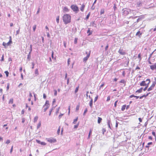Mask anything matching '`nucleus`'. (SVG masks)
<instances>
[{
    "label": "nucleus",
    "mask_w": 156,
    "mask_h": 156,
    "mask_svg": "<svg viewBox=\"0 0 156 156\" xmlns=\"http://www.w3.org/2000/svg\"><path fill=\"white\" fill-rule=\"evenodd\" d=\"M150 69L153 70H156V63L150 66Z\"/></svg>",
    "instance_id": "9d476101"
},
{
    "label": "nucleus",
    "mask_w": 156,
    "mask_h": 156,
    "mask_svg": "<svg viewBox=\"0 0 156 156\" xmlns=\"http://www.w3.org/2000/svg\"><path fill=\"white\" fill-rule=\"evenodd\" d=\"M36 28V25H34L33 27V30L34 31H35V30Z\"/></svg>",
    "instance_id": "79ce46f5"
},
{
    "label": "nucleus",
    "mask_w": 156,
    "mask_h": 156,
    "mask_svg": "<svg viewBox=\"0 0 156 156\" xmlns=\"http://www.w3.org/2000/svg\"><path fill=\"white\" fill-rule=\"evenodd\" d=\"M10 143V141L9 140H7V141L6 142V144H9Z\"/></svg>",
    "instance_id": "0e129e2a"
},
{
    "label": "nucleus",
    "mask_w": 156,
    "mask_h": 156,
    "mask_svg": "<svg viewBox=\"0 0 156 156\" xmlns=\"http://www.w3.org/2000/svg\"><path fill=\"white\" fill-rule=\"evenodd\" d=\"M35 74L36 75V76H37L38 75V69H35Z\"/></svg>",
    "instance_id": "393cba45"
},
{
    "label": "nucleus",
    "mask_w": 156,
    "mask_h": 156,
    "mask_svg": "<svg viewBox=\"0 0 156 156\" xmlns=\"http://www.w3.org/2000/svg\"><path fill=\"white\" fill-rule=\"evenodd\" d=\"M4 54H3V55H2V56L1 59L0 60L2 62V61H4Z\"/></svg>",
    "instance_id": "58836bf2"
},
{
    "label": "nucleus",
    "mask_w": 156,
    "mask_h": 156,
    "mask_svg": "<svg viewBox=\"0 0 156 156\" xmlns=\"http://www.w3.org/2000/svg\"><path fill=\"white\" fill-rule=\"evenodd\" d=\"M59 16H58L56 19V21L57 23H59Z\"/></svg>",
    "instance_id": "7c9ffc66"
},
{
    "label": "nucleus",
    "mask_w": 156,
    "mask_h": 156,
    "mask_svg": "<svg viewBox=\"0 0 156 156\" xmlns=\"http://www.w3.org/2000/svg\"><path fill=\"white\" fill-rule=\"evenodd\" d=\"M5 74L6 77H8L9 76V72L7 71H6L5 72Z\"/></svg>",
    "instance_id": "c85d7f7f"
},
{
    "label": "nucleus",
    "mask_w": 156,
    "mask_h": 156,
    "mask_svg": "<svg viewBox=\"0 0 156 156\" xmlns=\"http://www.w3.org/2000/svg\"><path fill=\"white\" fill-rule=\"evenodd\" d=\"M146 81H143L140 83V85L141 86H146L147 84H146L145 83Z\"/></svg>",
    "instance_id": "f8f14e48"
},
{
    "label": "nucleus",
    "mask_w": 156,
    "mask_h": 156,
    "mask_svg": "<svg viewBox=\"0 0 156 156\" xmlns=\"http://www.w3.org/2000/svg\"><path fill=\"white\" fill-rule=\"evenodd\" d=\"M20 31V28H19V29L17 30L16 31V35L18 34H19Z\"/></svg>",
    "instance_id": "49530a36"
},
{
    "label": "nucleus",
    "mask_w": 156,
    "mask_h": 156,
    "mask_svg": "<svg viewBox=\"0 0 156 156\" xmlns=\"http://www.w3.org/2000/svg\"><path fill=\"white\" fill-rule=\"evenodd\" d=\"M104 12H105V11H104V9H101V12H100L101 15L104 14Z\"/></svg>",
    "instance_id": "c756f323"
},
{
    "label": "nucleus",
    "mask_w": 156,
    "mask_h": 156,
    "mask_svg": "<svg viewBox=\"0 0 156 156\" xmlns=\"http://www.w3.org/2000/svg\"><path fill=\"white\" fill-rule=\"evenodd\" d=\"M143 89V87L140 88L138 90L136 91L135 93H141L142 92V91Z\"/></svg>",
    "instance_id": "4468645a"
},
{
    "label": "nucleus",
    "mask_w": 156,
    "mask_h": 156,
    "mask_svg": "<svg viewBox=\"0 0 156 156\" xmlns=\"http://www.w3.org/2000/svg\"><path fill=\"white\" fill-rule=\"evenodd\" d=\"M78 119V117L76 118L74 120L73 122V123L74 124H75L76 123V122L77 121Z\"/></svg>",
    "instance_id": "bb28decb"
},
{
    "label": "nucleus",
    "mask_w": 156,
    "mask_h": 156,
    "mask_svg": "<svg viewBox=\"0 0 156 156\" xmlns=\"http://www.w3.org/2000/svg\"><path fill=\"white\" fill-rule=\"evenodd\" d=\"M46 140H47L48 141V142L51 143H55L56 142V139L53 137L47 138H46Z\"/></svg>",
    "instance_id": "39448f33"
},
{
    "label": "nucleus",
    "mask_w": 156,
    "mask_h": 156,
    "mask_svg": "<svg viewBox=\"0 0 156 156\" xmlns=\"http://www.w3.org/2000/svg\"><path fill=\"white\" fill-rule=\"evenodd\" d=\"M120 83H126V82L124 80L122 79V80H120Z\"/></svg>",
    "instance_id": "4c0bfd02"
},
{
    "label": "nucleus",
    "mask_w": 156,
    "mask_h": 156,
    "mask_svg": "<svg viewBox=\"0 0 156 156\" xmlns=\"http://www.w3.org/2000/svg\"><path fill=\"white\" fill-rule=\"evenodd\" d=\"M110 100V96H108L107 97L106 101H109Z\"/></svg>",
    "instance_id": "a18cd8bd"
},
{
    "label": "nucleus",
    "mask_w": 156,
    "mask_h": 156,
    "mask_svg": "<svg viewBox=\"0 0 156 156\" xmlns=\"http://www.w3.org/2000/svg\"><path fill=\"white\" fill-rule=\"evenodd\" d=\"M70 62V58H69L68 59V60H67V63H68V66H69V65Z\"/></svg>",
    "instance_id": "ea45409f"
},
{
    "label": "nucleus",
    "mask_w": 156,
    "mask_h": 156,
    "mask_svg": "<svg viewBox=\"0 0 156 156\" xmlns=\"http://www.w3.org/2000/svg\"><path fill=\"white\" fill-rule=\"evenodd\" d=\"M54 51H52V52H51V58H52V59H54Z\"/></svg>",
    "instance_id": "a19ab883"
},
{
    "label": "nucleus",
    "mask_w": 156,
    "mask_h": 156,
    "mask_svg": "<svg viewBox=\"0 0 156 156\" xmlns=\"http://www.w3.org/2000/svg\"><path fill=\"white\" fill-rule=\"evenodd\" d=\"M85 5L84 4H83L80 8V10L82 12H83L84 11V9L85 8Z\"/></svg>",
    "instance_id": "f3484780"
},
{
    "label": "nucleus",
    "mask_w": 156,
    "mask_h": 156,
    "mask_svg": "<svg viewBox=\"0 0 156 156\" xmlns=\"http://www.w3.org/2000/svg\"><path fill=\"white\" fill-rule=\"evenodd\" d=\"M30 51L29 52H30L31 53V51H32V45L31 44L30 46Z\"/></svg>",
    "instance_id": "3c124183"
},
{
    "label": "nucleus",
    "mask_w": 156,
    "mask_h": 156,
    "mask_svg": "<svg viewBox=\"0 0 156 156\" xmlns=\"http://www.w3.org/2000/svg\"><path fill=\"white\" fill-rule=\"evenodd\" d=\"M102 120V119L100 117H98V124H100Z\"/></svg>",
    "instance_id": "6ab92c4d"
},
{
    "label": "nucleus",
    "mask_w": 156,
    "mask_h": 156,
    "mask_svg": "<svg viewBox=\"0 0 156 156\" xmlns=\"http://www.w3.org/2000/svg\"><path fill=\"white\" fill-rule=\"evenodd\" d=\"M32 69H33L34 68V65H35L34 63V62H32Z\"/></svg>",
    "instance_id": "5fc2aeb1"
},
{
    "label": "nucleus",
    "mask_w": 156,
    "mask_h": 156,
    "mask_svg": "<svg viewBox=\"0 0 156 156\" xmlns=\"http://www.w3.org/2000/svg\"><path fill=\"white\" fill-rule=\"evenodd\" d=\"M146 81H148V83H147V85L146 86H145V87L144 88V89H143V90L144 91H146L147 90V87H148V85H149V84H150V83L151 82V80H150V79H147L146 80Z\"/></svg>",
    "instance_id": "1a4fd4ad"
},
{
    "label": "nucleus",
    "mask_w": 156,
    "mask_h": 156,
    "mask_svg": "<svg viewBox=\"0 0 156 156\" xmlns=\"http://www.w3.org/2000/svg\"><path fill=\"white\" fill-rule=\"evenodd\" d=\"M129 105H127L126 107V109H128L129 108Z\"/></svg>",
    "instance_id": "774afa93"
},
{
    "label": "nucleus",
    "mask_w": 156,
    "mask_h": 156,
    "mask_svg": "<svg viewBox=\"0 0 156 156\" xmlns=\"http://www.w3.org/2000/svg\"><path fill=\"white\" fill-rule=\"evenodd\" d=\"M9 83H7V87H6V89H7V90H8L9 89Z\"/></svg>",
    "instance_id": "603ef678"
},
{
    "label": "nucleus",
    "mask_w": 156,
    "mask_h": 156,
    "mask_svg": "<svg viewBox=\"0 0 156 156\" xmlns=\"http://www.w3.org/2000/svg\"><path fill=\"white\" fill-rule=\"evenodd\" d=\"M49 107V102L48 101H46L44 105H43V107L45 108H44V112H45L47 109Z\"/></svg>",
    "instance_id": "20e7f679"
},
{
    "label": "nucleus",
    "mask_w": 156,
    "mask_h": 156,
    "mask_svg": "<svg viewBox=\"0 0 156 156\" xmlns=\"http://www.w3.org/2000/svg\"><path fill=\"white\" fill-rule=\"evenodd\" d=\"M118 52L122 55H124L126 54V51L123 50V49L120 48L118 51Z\"/></svg>",
    "instance_id": "0eeeda50"
},
{
    "label": "nucleus",
    "mask_w": 156,
    "mask_h": 156,
    "mask_svg": "<svg viewBox=\"0 0 156 156\" xmlns=\"http://www.w3.org/2000/svg\"><path fill=\"white\" fill-rule=\"evenodd\" d=\"M78 39L77 38H75L74 39V43L75 44H76L77 42Z\"/></svg>",
    "instance_id": "c9c22d12"
},
{
    "label": "nucleus",
    "mask_w": 156,
    "mask_h": 156,
    "mask_svg": "<svg viewBox=\"0 0 156 156\" xmlns=\"http://www.w3.org/2000/svg\"><path fill=\"white\" fill-rule=\"evenodd\" d=\"M12 43V41H11V40H9V42L6 43L5 42H3L2 43V45L5 48H6L7 47L9 46Z\"/></svg>",
    "instance_id": "423d86ee"
},
{
    "label": "nucleus",
    "mask_w": 156,
    "mask_h": 156,
    "mask_svg": "<svg viewBox=\"0 0 156 156\" xmlns=\"http://www.w3.org/2000/svg\"><path fill=\"white\" fill-rule=\"evenodd\" d=\"M78 90H79V87H77L76 88V89L75 90V93H76L78 92Z\"/></svg>",
    "instance_id": "e433bc0d"
},
{
    "label": "nucleus",
    "mask_w": 156,
    "mask_h": 156,
    "mask_svg": "<svg viewBox=\"0 0 156 156\" xmlns=\"http://www.w3.org/2000/svg\"><path fill=\"white\" fill-rule=\"evenodd\" d=\"M138 57L139 58H140V60L141 59V54H139L138 55Z\"/></svg>",
    "instance_id": "6e6d98bb"
},
{
    "label": "nucleus",
    "mask_w": 156,
    "mask_h": 156,
    "mask_svg": "<svg viewBox=\"0 0 156 156\" xmlns=\"http://www.w3.org/2000/svg\"><path fill=\"white\" fill-rule=\"evenodd\" d=\"M118 102V101H116L114 103V106L115 107H116L117 106V103Z\"/></svg>",
    "instance_id": "bf43d9fd"
},
{
    "label": "nucleus",
    "mask_w": 156,
    "mask_h": 156,
    "mask_svg": "<svg viewBox=\"0 0 156 156\" xmlns=\"http://www.w3.org/2000/svg\"><path fill=\"white\" fill-rule=\"evenodd\" d=\"M31 53L30 52H29L28 53V55H27V59H28L29 60H30V59L31 58Z\"/></svg>",
    "instance_id": "5701e85b"
},
{
    "label": "nucleus",
    "mask_w": 156,
    "mask_h": 156,
    "mask_svg": "<svg viewBox=\"0 0 156 156\" xmlns=\"http://www.w3.org/2000/svg\"><path fill=\"white\" fill-rule=\"evenodd\" d=\"M87 33L88 34V36H89L90 35L92 34V31H91L89 28H88V30L87 32Z\"/></svg>",
    "instance_id": "a211bd4d"
},
{
    "label": "nucleus",
    "mask_w": 156,
    "mask_h": 156,
    "mask_svg": "<svg viewBox=\"0 0 156 156\" xmlns=\"http://www.w3.org/2000/svg\"><path fill=\"white\" fill-rule=\"evenodd\" d=\"M91 25L92 26L96 27V25L95 24V21H93L91 23Z\"/></svg>",
    "instance_id": "a878e982"
},
{
    "label": "nucleus",
    "mask_w": 156,
    "mask_h": 156,
    "mask_svg": "<svg viewBox=\"0 0 156 156\" xmlns=\"http://www.w3.org/2000/svg\"><path fill=\"white\" fill-rule=\"evenodd\" d=\"M60 108V107H59L57 109L56 112V114H57L59 113V109Z\"/></svg>",
    "instance_id": "de8ad7c7"
},
{
    "label": "nucleus",
    "mask_w": 156,
    "mask_h": 156,
    "mask_svg": "<svg viewBox=\"0 0 156 156\" xmlns=\"http://www.w3.org/2000/svg\"><path fill=\"white\" fill-rule=\"evenodd\" d=\"M93 100L92 98H91L89 103V105L91 108H92L93 107Z\"/></svg>",
    "instance_id": "dca6fc26"
},
{
    "label": "nucleus",
    "mask_w": 156,
    "mask_h": 156,
    "mask_svg": "<svg viewBox=\"0 0 156 156\" xmlns=\"http://www.w3.org/2000/svg\"><path fill=\"white\" fill-rule=\"evenodd\" d=\"M108 45H107L106 47H105V51H106L107 50V49H108Z\"/></svg>",
    "instance_id": "69168bd1"
},
{
    "label": "nucleus",
    "mask_w": 156,
    "mask_h": 156,
    "mask_svg": "<svg viewBox=\"0 0 156 156\" xmlns=\"http://www.w3.org/2000/svg\"><path fill=\"white\" fill-rule=\"evenodd\" d=\"M63 22L66 24L70 23L71 21V16L69 14H64L62 17Z\"/></svg>",
    "instance_id": "f257e3e1"
},
{
    "label": "nucleus",
    "mask_w": 156,
    "mask_h": 156,
    "mask_svg": "<svg viewBox=\"0 0 156 156\" xmlns=\"http://www.w3.org/2000/svg\"><path fill=\"white\" fill-rule=\"evenodd\" d=\"M43 97L44 99H45L46 98V96L45 94H43Z\"/></svg>",
    "instance_id": "680f3d73"
},
{
    "label": "nucleus",
    "mask_w": 156,
    "mask_h": 156,
    "mask_svg": "<svg viewBox=\"0 0 156 156\" xmlns=\"http://www.w3.org/2000/svg\"><path fill=\"white\" fill-rule=\"evenodd\" d=\"M136 6L140 7L142 5V2L140 1L137 2L136 3Z\"/></svg>",
    "instance_id": "ddd939ff"
},
{
    "label": "nucleus",
    "mask_w": 156,
    "mask_h": 156,
    "mask_svg": "<svg viewBox=\"0 0 156 156\" xmlns=\"http://www.w3.org/2000/svg\"><path fill=\"white\" fill-rule=\"evenodd\" d=\"M113 8L114 9V10H115L117 8L116 6V5H115V4H114V5L113 6Z\"/></svg>",
    "instance_id": "4d7b16f0"
},
{
    "label": "nucleus",
    "mask_w": 156,
    "mask_h": 156,
    "mask_svg": "<svg viewBox=\"0 0 156 156\" xmlns=\"http://www.w3.org/2000/svg\"><path fill=\"white\" fill-rule=\"evenodd\" d=\"M87 112V108H86L85 109V110L84 113H83V115H85L86 113Z\"/></svg>",
    "instance_id": "f704fd0d"
},
{
    "label": "nucleus",
    "mask_w": 156,
    "mask_h": 156,
    "mask_svg": "<svg viewBox=\"0 0 156 156\" xmlns=\"http://www.w3.org/2000/svg\"><path fill=\"white\" fill-rule=\"evenodd\" d=\"M90 12H89L88 14L86 16V18H85V20H87L89 19V18L90 16Z\"/></svg>",
    "instance_id": "4be33fe9"
},
{
    "label": "nucleus",
    "mask_w": 156,
    "mask_h": 156,
    "mask_svg": "<svg viewBox=\"0 0 156 156\" xmlns=\"http://www.w3.org/2000/svg\"><path fill=\"white\" fill-rule=\"evenodd\" d=\"M91 51H89L88 53L87 51H86V54H87L86 57H85L83 59V61L85 62H86L90 56Z\"/></svg>",
    "instance_id": "7ed1b4c3"
},
{
    "label": "nucleus",
    "mask_w": 156,
    "mask_h": 156,
    "mask_svg": "<svg viewBox=\"0 0 156 156\" xmlns=\"http://www.w3.org/2000/svg\"><path fill=\"white\" fill-rule=\"evenodd\" d=\"M141 35L142 33L140 31H138L136 34V35L139 36V37H141Z\"/></svg>",
    "instance_id": "2eb2a0df"
},
{
    "label": "nucleus",
    "mask_w": 156,
    "mask_h": 156,
    "mask_svg": "<svg viewBox=\"0 0 156 156\" xmlns=\"http://www.w3.org/2000/svg\"><path fill=\"white\" fill-rule=\"evenodd\" d=\"M63 115V114H61V113H60V115H59V117H58L59 118V119H60V118H61L62 116Z\"/></svg>",
    "instance_id": "13d9d810"
},
{
    "label": "nucleus",
    "mask_w": 156,
    "mask_h": 156,
    "mask_svg": "<svg viewBox=\"0 0 156 156\" xmlns=\"http://www.w3.org/2000/svg\"><path fill=\"white\" fill-rule=\"evenodd\" d=\"M98 95H97L94 98V102H95L96 101H97V100L98 98Z\"/></svg>",
    "instance_id": "2f4dec72"
},
{
    "label": "nucleus",
    "mask_w": 156,
    "mask_h": 156,
    "mask_svg": "<svg viewBox=\"0 0 156 156\" xmlns=\"http://www.w3.org/2000/svg\"><path fill=\"white\" fill-rule=\"evenodd\" d=\"M70 7L73 11L76 13H77L79 11L78 7L76 5H72Z\"/></svg>",
    "instance_id": "f03ea898"
},
{
    "label": "nucleus",
    "mask_w": 156,
    "mask_h": 156,
    "mask_svg": "<svg viewBox=\"0 0 156 156\" xmlns=\"http://www.w3.org/2000/svg\"><path fill=\"white\" fill-rule=\"evenodd\" d=\"M126 105H123L122 107L121 110L122 111H123L125 109Z\"/></svg>",
    "instance_id": "412c9836"
},
{
    "label": "nucleus",
    "mask_w": 156,
    "mask_h": 156,
    "mask_svg": "<svg viewBox=\"0 0 156 156\" xmlns=\"http://www.w3.org/2000/svg\"><path fill=\"white\" fill-rule=\"evenodd\" d=\"M63 10L64 11H65L66 12H68L69 11V9L66 7H64V8H63Z\"/></svg>",
    "instance_id": "aec40b11"
},
{
    "label": "nucleus",
    "mask_w": 156,
    "mask_h": 156,
    "mask_svg": "<svg viewBox=\"0 0 156 156\" xmlns=\"http://www.w3.org/2000/svg\"><path fill=\"white\" fill-rule=\"evenodd\" d=\"M13 103V99H10L9 100V103L12 104Z\"/></svg>",
    "instance_id": "72a5a7b5"
},
{
    "label": "nucleus",
    "mask_w": 156,
    "mask_h": 156,
    "mask_svg": "<svg viewBox=\"0 0 156 156\" xmlns=\"http://www.w3.org/2000/svg\"><path fill=\"white\" fill-rule=\"evenodd\" d=\"M47 36L48 37H50V35L49 34V32H47Z\"/></svg>",
    "instance_id": "338daca9"
},
{
    "label": "nucleus",
    "mask_w": 156,
    "mask_h": 156,
    "mask_svg": "<svg viewBox=\"0 0 156 156\" xmlns=\"http://www.w3.org/2000/svg\"><path fill=\"white\" fill-rule=\"evenodd\" d=\"M156 84V83H155L154 82H153L152 83V85L151 86H152V87H154Z\"/></svg>",
    "instance_id": "c03bdc74"
},
{
    "label": "nucleus",
    "mask_w": 156,
    "mask_h": 156,
    "mask_svg": "<svg viewBox=\"0 0 156 156\" xmlns=\"http://www.w3.org/2000/svg\"><path fill=\"white\" fill-rule=\"evenodd\" d=\"M38 119V117L37 116H35L34 119V122H37Z\"/></svg>",
    "instance_id": "cd10ccee"
},
{
    "label": "nucleus",
    "mask_w": 156,
    "mask_h": 156,
    "mask_svg": "<svg viewBox=\"0 0 156 156\" xmlns=\"http://www.w3.org/2000/svg\"><path fill=\"white\" fill-rule=\"evenodd\" d=\"M54 95L56 96L57 94V90H54Z\"/></svg>",
    "instance_id": "864d4df0"
},
{
    "label": "nucleus",
    "mask_w": 156,
    "mask_h": 156,
    "mask_svg": "<svg viewBox=\"0 0 156 156\" xmlns=\"http://www.w3.org/2000/svg\"><path fill=\"white\" fill-rule=\"evenodd\" d=\"M152 135L154 136L155 137H156V134H155V133L154 132V131H153L152 132Z\"/></svg>",
    "instance_id": "052dcab7"
},
{
    "label": "nucleus",
    "mask_w": 156,
    "mask_h": 156,
    "mask_svg": "<svg viewBox=\"0 0 156 156\" xmlns=\"http://www.w3.org/2000/svg\"><path fill=\"white\" fill-rule=\"evenodd\" d=\"M151 93L150 92H149V93H147V94H146V95H144V96H144V98H146V97H147V96H148V95Z\"/></svg>",
    "instance_id": "09e8293b"
},
{
    "label": "nucleus",
    "mask_w": 156,
    "mask_h": 156,
    "mask_svg": "<svg viewBox=\"0 0 156 156\" xmlns=\"http://www.w3.org/2000/svg\"><path fill=\"white\" fill-rule=\"evenodd\" d=\"M53 108H52L49 111V115H51V112H52V110H53Z\"/></svg>",
    "instance_id": "37998d69"
},
{
    "label": "nucleus",
    "mask_w": 156,
    "mask_h": 156,
    "mask_svg": "<svg viewBox=\"0 0 156 156\" xmlns=\"http://www.w3.org/2000/svg\"><path fill=\"white\" fill-rule=\"evenodd\" d=\"M135 95H134V94H132V95H131L129 96V98H133V97H135Z\"/></svg>",
    "instance_id": "e2e57ef3"
},
{
    "label": "nucleus",
    "mask_w": 156,
    "mask_h": 156,
    "mask_svg": "<svg viewBox=\"0 0 156 156\" xmlns=\"http://www.w3.org/2000/svg\"><path fill=\"white\" fill-rule=\"evenodd\" d=\"M154 87H152V86H151L148 89H147V91H150L151 90H152L154 88Z\"/></svg>",
    "instance_id": "b1692460"
},
{
    "label": "nucleus",
    "mask_w": 156,
    "mask_h": 156,
    "mask_svg": "<svg viewBox=\"0 0 156 156\" xmlns=\"http://www.w3.org/2000/svg\"><path fill=\"white\" fill-rule=\"evenodd\" d=\"M36 141L39 144H41L42 145H45L46 144V143L43 142H41L40 140H36Z\"/></svg>",
    "instance_id": "9b49d317"
},
{
    "label": "nucleus",
    "mask_w": 156,
    "mask_h": 156,
    "mask_svg": "<svg viewBox=\"0 0 156 156\" xmlns=\"http://www.w3.org/2000/svg\"><path fill=\"white\" fill-rule=\"evenodd\" d=\"M79 105H77L76 108V111H77L79 109Z\"/></svg>",
    "instance_id": "473e14b6"
},
{
    "label": "nucleus",
    "mask_w": 156,
    "mask_h": 156,
    "mask_svg": "<svg viewBox=\"0 0 156 156\" xmlns=\"http://www.w3.org/2000/svg\"><path fill=\"white\" fill-rule=\"evenodd\" d=\"M122 11L124 14L126 15L129 13V10L126 8H125L122 9Z\"/></svg>",
    "instance_id": "6e6552de"
},
{
    "label": "nucleus",
    "mask_w": 156,
    "mask_h": 156,
    "mask_svg": "<svg viewBox=\"0 0 156 156\" xmlns=\"http://www.w3.org/2000/svg\"><path fill=\"white\" fill-rule=\"evenodd\" d=\"M94 5H93V4L91 7V9H92V10H94L95 9V6H94Z\"/></svg>",
    "instance_id": "8fccbe9b"
}]
</instances>
